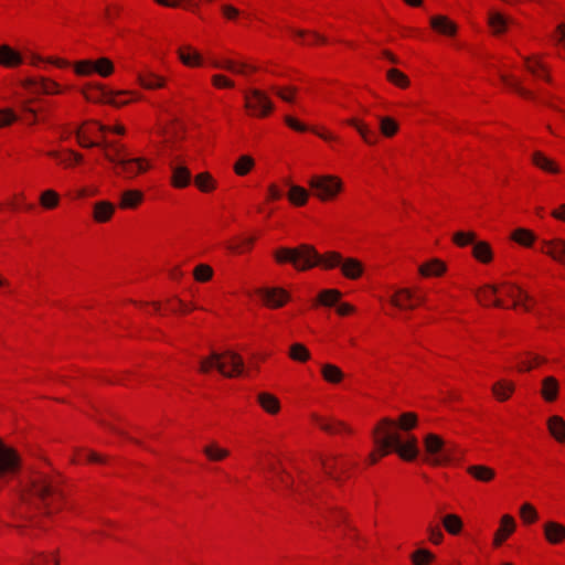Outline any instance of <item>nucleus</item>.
Segmentation results:
<instances>
[{"label": "nucleus", "instance_id": "nucleus-62", "mask_svg": "<svg viewBox=\"0 0 565 565\" xmlns=\"http://www.w3.org/2000/svg\"><path fill=\"white\" fill-rule=\"evenodd\" d=\"M289 203L296 207L305 206L309 200V192L303 186L291 185L287 192Z\"/></svg>", "mask_w": 565, "mask_h": 565}, {"label": "nucleus", "instance_id": "nucleus-60", "mask_svg": "<svg viewBox=\"0 0 565 565\" xmlns=\"http://www.w3.org/2000/svg\"><path fill=\"white\" fill-rule=\"evenodd\" d=\"M256 167V161L250 154H242L233 163V172L237 177L248 175Z\"/></svg>", "mask_w": 565, "mask_h": 565}, {"label": "nucleus", "instance_id": "nucleus-43", "mask_svg": "<svg viewBox=\"0 0 565 565\" xmlns=\"http://www.w3.org/2000/svg\"><path fill=\"white\" fill-rule=\"evenodd\" d=\"M446 271L447 265L439 258H433L418 267L419 275L425 278L441 277Z\"/></svg>", "mask_w": 565, "mask_h": 565}, {"label": "nucleus", "instance_id": "nucleus-4", "mask_svg": "<svg viewBox=\"0 0 565 565\" xmlns=\"http://www.w3.org/2000/svg\"><path fill=\"white\" fill-rule=\"evenodd\" d=\"M498 309L531 311L535 300L520 286L512 282L498 284Z\"/></svg>", "mask_w": 565, "mask_h": 565}, {"label": "nucleus", "instance_id": "nucleus-11", "mask_svg": "<svg viewBox=\"0 0 565 565\" xmlns=\"http://www.w3.org/2000/svg\"><path fill=\"white\" fill-rule=\"evenodd\" d=\"M74 73L77 76H92L97 74L100 77L107 78L115 72V65L108 57H98L97 60H79L73 64Z\"/></svg>", "mask_w": 565, "mask_h": 565}, {"label": "nucleus", "instance_id": "nucleus-35", "mask_svg": "<svg viewBox=\"0 0 565 565\" xmlns=\"http://www.w3.org/2000/svg\"><path fill=\"white\" fill-rule=\"evenodd\" d=\"M49 156L56 159L57 164L64 169H74L84 162V156L72 149L63 151H50Z\"/></svg>", "mask_w": 565, "mask_h": 565}, {"label": "nucleus", "instance_id": "nucleus-49", "mask_svg": "<svg viewBox=\"0 0 565 565\" xmlns=\"http://www.w3.org/2000/svg\"><path fill=\"white\" fill-rule=\"evenodd\" d=\"M461 456H462L461 450L455 444L446 441L445 449H444L441 456L429 459L428 462L435 467L447 466L452 460L459 459Z\"/></svg>", "mask_w": 565, "mask_h": 565}, {"label": "nucleus", "instance_id": "nucleus-5", "mask_svg": "<svg viewBox=\"0 0 565 565\" xmlns=\"http://www.w3.org/2000/svg\"><path fill=\"white\" fill-rule=\"evenodd\" d=\"M335 268L340 269L343 278L348 280H359L365 273V265L356 257H344L338 250L324 252L323 270L330 271Z\"/></svg>", "mask_w": 565, "mask_h": 565}, {"label": "nucleus", "instance_id": "nucleus-1", "mask_svg": "<svg viewBox=\"0 0 565 565\" xmlns=\"http://www.w3.org/2000/svg\"><path fill=\"white\" fill-rule=\"evenodd\" d=\"M21 502L44 516L67 510L70 501L63 477L44 472L32 475L21 492Z\"/></svg>", "mask_w": 565, "mask_h": 565}, {"label": "nucleus", "instance_id": "nucleus-26", "mask_svg": "<svg viewBox=\"0 0 565 565\" xmlns=\"http://www.w3.org/2000/svg\"><path fill=\"white\" fill-rule=\"evenodd\" d=\"M530 161L533 167L545 174L557 175L562 172L559 163L542 150L533 151L531 153Z\"/></svg>", "mask_w": 565, "mask_h": 565}, {"label": "nucleus", "instance_id": "nucleus-50", "mask_svg": "<svg viewBox=\"0 0 565 565\" xmlns=\"http://www.w3.org/2000/svg\"><path fill=\"white\" fill-rule=\"evenodd\" d=\"M443 529L451 536H458L463 531V521L459 514L447 513L440 520Z\"/></svg>", "mask_w": 565, "mask_h": 565}, {"label": "nucleus", "instance_id": "nucleus-56", "mask_svg": "<svg viewBox=\"0 0 565 565\" xmlns=\"http://www.w3.org/2000/svg\"><path fill=\"white\" fill-rule=\"evenodd\" d=\"M510 238L522 247L531 248L536 241V235L530 228L518 227L511 233Z\"/></svg>", "mask_w": 565, "mask_h": 565}, {"label": "nucleus", "instance_id": "nucleus-53", "mask_svg": "<svg viewBox=\"0 0 565 565\" xmlns=\"http://www.w3.org/2000/svg\"><path fill=\"white\" fill-rule=\"evenodd\" d=\"M202 452L206 459L212 462L224 461L231 455V451L227 448L221 447L216 441H212L205 445L202 449Z\"/></svg>", "mask_w": 565, "mask_h": 565}, {"label": "nucleus", "instance_id": "nucleus-45", "mask_svg": "<svg viewBox=\"0 0 565 565\" xmlns=\"http://www.w3.org/2000/svg\"><path fill=\"white\" fill-rule=\"evenodd\" d=\"M320 374L322 380L330 385H339L345 379L342 369L333 363L321 364Z\"/></svg>", "mask_w": 565, "mask_h": 565}, {"label": "nucleus", "instance_id": "nucleus-17", "mask_svg": "<svg viewBox=\"0 0 565 565\" xmlns=\"http://www.w3.org/2000/svg\"><path fill=\"white\" fill-rule=\"evenodd\" d=\"M263 306L276 310L286 306L290 301V294L281 287H264L256 291Z\"/></svg>", "mask_w": 565, "mask_h": 565}, {"label": "nucleus", "instance_id": "nucleus-47", "mask_svg": "<svg viewBox=\"0 0 565 565\" xmlns=\"http://www.w3.org/2000/svg\"><path fill=\"white\" fill-rule=\"evenodd\" d=\"M466 472L473 478L476 481L482 482V483H490L492 482L495 477L497 472L493 468L486 466V465H471L468 466L466 469Z\"/></svg>", "mask_w": 565, "mask_h": 565}, {"label": "nucleus", "instance_id": "nucleus-63", "mask_svg": "<svg viewBox=\"0 0 565 565\" xmlns=\"http://www.w3.org/2000/svg\"><path fill=\"white\" fill-rule=\"evenodd\" d=\"M379 130L383 137L394 138L399 131V124L391 116H380Z\"/></svg>", "mask_w": 565, "mask_h": 565}, {"label": "nucleus", "instance_id": "nucleus-36", "mask_svg": "<svg viewBox=\"0 0 565 565\" xmlns=\"http://www.w3.org/2000/svg\"><path fill=\"white\" fill-rule=\"evenodd\" d=\"M475 297L477 302L484 308H498V285H483L479 287Z\"/></svg>", "mask_w": 565, "mask_h": 565}, {"label": "nucleus", "instance_id": "nucleus-29", "mask_svg": "<svg viewBox=\"0 0 565 565\" xmlns=\"http://www.w3.org/2000/svg\"><path fill=\"white\" fill-rule=\"evenodd\" d=\"M547 363V359L534 352H524L516 359L515 370L518 373H530L539 370Z\"/></svg>", "mask_w": 565, "mask_h": 565}, {"label": "nucleus", "instance_id": "nucleus-39", "mask_svg": "<svg viewBox=\"0 0 565 565\" xmlns=\"http://www.w3.org/2000/svg\"><path fill=\"white\" fill-rule=\"evenodd\" d=\"M137 82L147 90L162 89L167 86V78L151 71L140 72L137 76Z\"/></svg>", "mask_w": 565, "mask_h": 565}, {"label": "nucleus", "instance_id": "nucleus-19", "mask_svg": "<svg viewBox=\"0 0 565 565\" xmlns=\"http://www.w3.org/2000/svg\"><path fill=\"white\" fill-rule=\"evenodd\" d=\"M179 62L188 68H202L206 61L201 51L190 43H182L175 50Z\"/></svg>", "mask_w": 565, "mask_h": 565}, {"label": "nucleus", "instance_id": "nucleus-44", "mask_svg": "<svg viewBox=\"0 0 565 565\" xmlns=\"http://www.w3.org/2000/svg\"><path fill=\"white\" fill-rule=\"evenodd\" d=\"M471 255L482 265H489L494 259L492 246L487 241H477L472 246Z\"/></svg>", "mask_w": 565, "mask_h": 565}, {"label": "nucleus", "instance_id": "nucleus-40", "mask_svg": "<svg viewBox=\"0 0 565 565\" xmlns=\"http://www.w3.org/2000/svg\"><path fill=\"white\" fill-rule=\"evenodd\" d=\"M140 99L141 94L137 90H109L107 104L120 108Z\"/></svg>", "mask_w": 565, "mask_h": 565}, {"label": "nucleus", "instance_id": "nucleus-28", "mask_svg": "<svg viewBox=\"0 0 565 565\" xmlns=\"http://www.w3.org/2000/svg\"><path fill=\"white\" fill-rule=\"evenodd\" d=\"M542 533L545 542L552 546L563 545L565 543V524L548 520L542 524Z\"/></svg>", "mask_w": 565, "mask_h": 565}, {"label": "nucleus", "instance_id": "nucleus-27", "mask_svg": "<svg viewBox=\"0 0 565 565\" xmlns=\"http://www.w3.org/2000/svg\"><path fill=\"white\" fill-rule=\"evenodd\" d=\"M540 252L548 256L554 262L565 266V239L555 237L552 239H543L540 245Z\"/></svg>", "mask_w": 565, "mask_h": 565}, {"label": "nucleus", "instance_id": "nucleus-64", "mask_svg": "<svg viewBox=\"0 0 565 565\" xmlns=\"http://www.w3.org/2000/svg\"><path fill=\"white\" fill-rule=\"evenodd\" d=\"M519 515L523 525H533L540 520L539 511L534 504L524 502L519 508Z\"/></svg>", "mask_w": 565, "mask_h": 565}, {"label": "nucleus", "instance_id": "nucleus-6", "mask_svg": "<svg viewBox=\"0 0 565 565\" xmlns=\"http://www.w3.org/2000/svg\"><path fill=\"white\" fill-rule=\"evenodd\" d=\"M243 108L249 118L264 120L275 113V104L269 95L260 88H248L243 94Z\"/></svg>", "mask_w": 565, "mask_h": 565}, {"label": "nucleus", "instance_id": "nucleus-38", "mask_svg": "<svg viewBox=\"0 0 565 565\" xmlns=\"http://www.w3.org/2000/svg\"><path fill=\"white\" fill-rule=\"evenodd\" d=\"M515 24V21L498 11H490L488 14V25L492 33L500 35L505 33Z\"/></svg>", "mask_w": 565, "mask_h": 565}, {"label": "nucleus", "instance_id": "nucleus-12", "mask_svg": "<svg viewBox=\"0 0 565 565\" xmlns=\"http://www.w3.org/2000/svg\"><path fill=\"white\" fill-rule=\"evenodd\" d=\"M310 422L320 430L331 436L352 437L356 433L349 423L317 413L310 415Z\"/></svg>", "mask_w": 565, "mask_h": 565}, {"label": "nucleus", "instance_id": "nucleus-3", "mask_svg": "<svg viewBox=\"0 0 565 565\" xmlns=\"http://www.w3.org/2000/svg\"><path fill=\"white\" fill-rule=\"evenodd\" d=\"M273 256L278 265L291 264L298 271H307L315 267L323 270L324 253H318L316 247L309 244L279 247L274 250Z\"/></svg>", "mask_w": 565, "mask_h": 565}, {"label": "nucleus", "instance_id": "nucleus-21", "mask_svg": "<svg viewBox=\"0 0 565 565\" xmlns=\"http://www.w3.org/2000/svg\"><path fill=\"white\" fill-rule=\"evenodd\" d=\"M516 527L518 524L512 514L501 515L498 529L493 534L492 546L494 548L501 547L515 533Z\"/></svg>", "mask_w": 565, "mask_h": 565}, {"label": "nucleus", "instance_id": "nucleus-25", "mask_svg": "<svg viewBox=\"0 0 565 565\" xmlns=\"http://www.w3.org/2000/svg\"><path fill=\"white\" fill-rule=\"evenodd\" d=\"M343 124L354 128L363 142L367 146H376L379 143V134L363 119L359 117H351L345 119Z\"/></svg>", "mask_w": 565, "mask_h": 565}, {"label": "nucleus", "instance_id": "nucleus-24", "mask_svg": "<svg viewBox=\"0 0 565 565\" xmlns=\"http://www.w3.org/2000/svg\"><path fill=\"white\" fill-rule=\"evenodd\" d=\"M430 29L438 35L454 39L458 34V24L445 14H435L429 18Z\"/></svg>", "mask_w": 565, "mask_h": 565}, {"label": "nucleus", "instance_id": "nucleus-7", "mask_svg": "<svg viewBox=\"0 0 565 565\" xmlns=\"http://www.w3.org/2000/svg\"><path fill=\"white\" fill-rule=\"evenodd\" d=\"M308 185L312 195L322 203L334 202L344 192V182L335 174L311 175Z\"/></svg>", "mask_w": 565, "mask_h": 565}, {"label": "nucleus", "instance_id": "nucleus-51", "mask_svg": "<svg viewBox=\"0 0 565 565\" xmlns=\"http://www.w3.org/2000/svg\"><path fill=\"white\" fill-rule=\"evenodd\" d=\"M342 296V291L337 288L322 289L317 295L313 307L323 306L331 308L341 300Z\"/></svg>", "mask_w": 565, "mask_h": 565}, {"label": "nucleus", "instance_id": "nucleus-2", "mask_svg": "<svg viewBox=\"0 0 565 565\" xmlns=\"http://www.w3.org/2000/svg\"><path fill=\"white\" fill-rule=\"evenodd\" d=\"M401 434L396 429L393 418L382 417L379 419L370 431L372 449L364 460L365 466L373 467L383 458L393 454L394 446H397Z\"/></svg>", "mask_w": 565, "mask_h": 565}, {"label": "nucleus", "instance_id": "nucleus-58", "mask_svg": "<svg viewBox=\"0 0 565 565\" xmlns=\"http://www.w3.org/2000/svg\"><path fill=\"white\" fill-rule=\"evenodd\" d=\"M547 430L558 443H565V420L558 415H553L547 419Z\"/></svg>", "mask_w": 565, "mask_h": 565}, {"label": "nucleus", "instance_id": "nucleus-48", "mask_svg": "<svg viewBox=\"0 0 565 565\" xmlns=\"http://www.w3.org/2000/svg\"><path fill=\"white\" fill-rule=\"evenodd\" d=\"M423 444L425 452L433 459L435 457L441 456L446 441L441 436L429 433L424 437Z\"/></svg>", "mask_w": 565, "mask_h": 565}, {"label": "nucleus", "instance_id": "nucleus-9", "mask_svg": "<svg viewBox=\"0 0 565 565\" xmlns=\"http://www.w3.org/2000/svg\"><path fill=\"white\" fill-rule=\"evenodd\" d=\"M426 302L425 291L417 286L398 287L390 296V305L402 312H412Z\"/></svg>", "mask_w": 565, "mask_h": 565}, {"label": "nucleus", "instance_id": "nucleus-23", "mask_svg": "<svg viewBox=\"0 0 565 565\" xmlns=\"http://www.w3.org/2000/svg\"><path fill=\"white\" fill-rule=\"evenodd\" d=\"M418 440L414 435H406V437H398L397 446H394L393 454H396L402 460L406 462L414 461L418 456Z\"/></svg>", "mask_w": 565, "mask_h": 565}, {"label": "nucleus", "instance_id": "nucleus-42", "mask_svg": "<svg viewBox=\"0 0 565 565\" xmlns=\"http://www.w3.org/2000/svg\"><path fill=\"white\" fill-rule=\"evenodd\" d=\"M540 395L546 403H554L559 395V382L555 376H545L541 382Z\"/></svg>", "mask_w": 565, "mask_h": 565}, {"label": "nucleus", "instance_id": "nucleus-41", "mask_svg": "<svg viewBox=\"0 0 565 565\" xmlns=\"http://www.w3.org/2000/svg\"><path fill=\"white\" fill-rule=\"evenodd\" d=\"M500 79L507 88L511 89L512 92L518 94L523 99H526V100L535 99L534 92L524 87L516 76H514L512 74H501Z\"/></svg>", "mask_w": 565, "mask_h": 565}, {"label": "nucleus", "instance_id": "nucleus-14", "mask_svg": "<svg viewBox=\"0 0 565 565\" xmlns=\"http://www.w3.org/2000/svg\"><path fill=\"white\" fill-rule=\"evenodd\" d=\"M23 86L49 96L63 95L73 87L71 85H62L55 79L45 76L29 77L24 81Z\"/></svg>", "mask_w": 565, "mask_h": 565}, {"label": "nucleus", "instance_id": "nucleus-22", "mask_svg": "<svg viewBox=\"0 0 565 565\" xmlns=\"http://www.w3.org/2000/svg\"><path fill=\"white\" fill-rule=\"evenodd\" d=\"M169 168L171 171L169 180L171 188L175 190H183L190 186L192 182V173L184 163L174 160L169 163Z\"/></svg>", "mask_w": 565, "mask_h": 565}, {"label": "nucleus", "instance_id": "nucleus-32", "mask_svg": "<svg viewBox=\"0 0 565 565\" xmlns=\"http://www.w3.org/2000/svg\"><path fill=\"white\" fill-rule=\"evenodd\" d=\"M257 236L237 235L225 243V248L233 255H244L253 250Z\"/></svg>", "mask_w": 565, "mask_h": 565}, {"label": "nucleus", "instance_id": "nucleus-8", "mask_svg": "<svg viewBox=\"0 0 565 565\" xmlns=\"http://www.w3.org/2000/svg\"><path fill=\"white\" fill-rule=\"evenodd\" d=\"M320 463L324 475L339 483L348 481L358 467V461L348 455H326Z\"/></svg>", "mask_w": 565, "mask_h": 565}, {"label": "nucleus", "instance_id": "nucleus-46", "mask_svg": "<svg viewBox=\"0 0 565 565\" xmlns=\"http://www.w3.org/2000/svg\"><path fill=\"white\" fill-rule=\"evenodd\" d=\"M256 399L260 408L268 415L275 416L281 409L279 398L273 393L260 392L257 394Z\"/></svg>", "mask_w": 565, "mask_h": 565}, {"label": "nucleus", "instance_id": "nucleus-34", "mask_svg": "<svg viewBox=\"0 0 565 565\" xmlns=\"http://www.w3.org/2000/svg\"><path fill=\"white\" fill-rule=\"evenodd\" d=\"M116 205L107 200L97 201L92 207V218L97 224H105L113 220Z\"/></svg>", "mask_w": 565, "mask_h": 565}, {"label": "nucleus", "instance_id": "nucleus-59", "mask_svg": "<svg viewBox=\"0 0 565 565\" xmlns=\"http://www.w3.org/2000/svg\"><path fill=\"white\" fill-rule=\"evenodd\" d=\"M39 204L46 211L56 210L61 204V195L53 189H46L40 193Z\"/></svg>", "mask_w": 565, "mask_h": 565}, {"label": "nucleus", "instance_id": "nucleus-16", "mask_svg": "<svg viewBox=\"0 0 565 565\" xmlns=\"http://www.w3.org/2000/svg\"><path fill=\"white\" fill-rule=\"evenodd\" d=\"M218 373L226 379H237L244 374L245 364L242 355L233 351L218 353Z\"/></svg>", "mask_w": 565, "mask_h": 565}, {"label": "nucleus", "instance_id": "nucleus-37", "mask_svg": "<svg viewBox=\"0 0 565 565\" xmlns=\"http://www.w3.org/2000/svg\"><path fill=\"white\" fill-rule=\"evenodd\" d=\"M145 202V193L138 189L125 190L119 195L118 206L120 210H137Z\"/></svg>", "mask_w": 565, "mask_h": 565}, {"label": "nucleus", "instance_id": "nucleus-18", "mask_svg": "<svg viewBox=\"0 0 565 565\" xmlns=\"http://www.w3.org/2000/svg\"><path fill=\"white\" fill-rule=\"evenodd\" d=\"M525 71L536 81H542L548 85L553 84L551 67L542 55L533 54L523 57Z\"/></svg>", "mask_w": 565, "mask_h": 565}, {"label": "nucleus", "instance_id": "nucleus-52", "mask_svg": "<svg viewBox=\"0 0 565 565\" xmlns=\"http://www.w3.org/2000/svg\"><path fill=\"white\" fill-rule=\"evenodd\" d=\"M294 36L295 40L299 41V43L309 46L324 45L328 43L323 35L310 30L294 31Z\"/></svg>", "mask_w": 565, "mask_h": 565}, {"label": "nucleus", "instance_id": "nucleus-13", "mask_svg": "<svg viewBox=\"0 0 565 565\" xmlns=\"http://www.w3.org/2000/svg\"><path fill=\"white\" fill-rule=\"evenodd\" d=\"M152 169L153 162L151 159L142 156L135 157L129 151L115 173L125 179L132 180L148 173Z\"/></svg>", "mask_w": 565, "mask_h": 565}, {"label": "nucleus", "instance_id": "nucleus-61", "mask_svg": "<svg viewBox=\"0 0 565 565\" xmlns=\"http://www.w3.org/2000/svg\"><path fill=\"white\" fill-rule=\"evenodd\" d=\"M394 424L399 433H408L418 426V415L415 412L402 413L396 419H394Z\"/></svg>", "mask_w": 565, "mask_h": 565}, {"label": "nucleus", "instance_id": "nucleus-55", "mask_svg": "<svg viewBox=\"0 0 565 565\" xmlns=\"http://www.w3.org/2000/svg\"><path fill=\"white\" fill-rule=\"evenodd\" d=\"M288 358L296 363L305 364L311 360V352L306 344L301 342H294L289 345Z\"/></svg>", "mask_w": 565, "mask_h": 565}, {"label": "nucleus", "instance_id": "nucleus-20", "mask_svg": "<svg viewBox=\"0 0 565 565\" xmlns=\"http://www.w3.org/2000/svg\"><path fill=\"white\" fill-rule=\"evenodd\" d=\"M97 148H100L106 160L114 164V171L120 167L129 152V149L119 141L100 140Z\"/></svg>", "mask_w": 565, "mask_h": 565}, {"label": "nucleus", "instance_id": "nucleus-33", "mask_svg": "<svg viewBox=\"0 0 565 565\" xmlns=\"http://www.w3.org/2000/svg\"><path fill=\"white\" fill-rule=\"evenodd\" d=\"M81 93L88 103L107 104L109 89L104 84L87 83L82 87Z\"/></svg>", "mask_w": 565, "mask_h": 565}, {"label": "nucleus", "instance_id": "nucleus-54", "mask_svg": "<svg viewBox=\"0 0 565 565\" xmlns=\"http://www.w3.org/2000/svg\"><path fill=\"white\" fill-rule=\"evenodd\" d=\"M193 182L196 189L202 193H212L217 189V181L209 171H203L194 175Z\"/></svg>", "mask_w": 565, "mask_h": 565}, {"label": "nucleus", "instance_id": "nucleus-57", "mask_svg": "<svg viewBox=\"0 0 565 565\" xmlns=\"http://www.w3.org/2000/svg\"><path fill=\"white\" fill-rule=\"evenodd\" d=\"M195 310L192 303H186L178 297L169 298L164 301V313L188 315Z\"/></svg>", "mask_w": 565, "mask_h": 565}, {"label": "nucleus", "instance_id": "nucleus-10", "mask_svg": "<svg viewBox=\"0 0 565 565\" xmlns=\"http://www.w3.org/2000/svg\"><path fill=\"white\" fill-rule=\"evenodd\" d=\"M210 66L243 77H252L260 72V67L249 58L215 57L210 60Z\"/></svg>", "mask_w": 565, "mask_h": 565}, {"label": "nucleus", "instance_id": "nucleus-30", "mask_svg": "<svg viewBox=\"0 0 565 565\" xmlns=\"http://www.w3.org/2000/svg\"><path fill=\"white\" fill-rule=\"evenodd\" d=\"M24 64V57L9 44H0V67L15 70Z\"/></svg>", "mask_w": 565, "mask_h": 565}, {"label": "nucleus", "instance_id": "nucleus-31", "mask_svg": "<svg viewBox=\"0 0 565 565\" xmlns=\"http://www.w3.org/2000/svg\"><path fill=\"white\" fill-rule=\"evenodd\" d=\"M516 391V383L511 379H500L491 385V394L499 403H505L512 398Z\"/></svg>", "mask_w": 565, "mask_h": 565}, {"label": "nucleus", "instance_id": "nucleus-15", "mask_svg": "<svg viewBox=\"0 0 565 565\" xmlns=\"http://www.w3.org/2000/svg\"><path fill=\"white\" fill-rule=\"evenodd\" d=\"M110 130L109 126L103 125L97 120H88L83 122L76 131L77 143L83 148L97 147L100 140H95L97 134H106Z\"/></svg>", "mask_w": 565, "mask_h": 565}]
</instances>
